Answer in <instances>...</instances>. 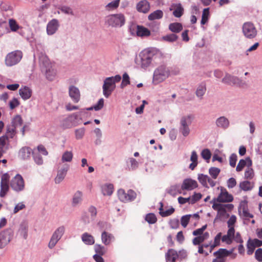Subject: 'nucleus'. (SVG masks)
<instances>
[{
	"mask_svg": "<svg viewBox=\"0 0 262 262\" xmlns=\"http://www.w3.org/2000/svg\"><path fill=\"white\" fill-rule=\"evenodd\" d=\"M9 24L10 28L12 31H16L19 28L16 21L13 19H9Z\"/></svg>",
	"mask_w": 262,
	"mask_h": 262,
	"instance_id": "338daca9",
	"label": "nucleus"
},
{
	"mask_svg": "<svg viewBox=\"0 0 262 262\" xmlns=\"http://www.w3.org/2000/svg\"><path fill=\"white\" fill-rule=\"evenodd\" d=\"M181 187L179 185L171 186L168 190V193L172 196H175L181 193Z\"/></svg>",
	"mask_w": 262,
	"mask_h": 262,
	"instance_id": "a19ab883",
	"label": "nucleus"
},
{
	"mask_svg": "<svg viewBox=\"0 0 262 262\" xmlns=\"http://www.w3.org/2000/svg\"><path fill=\"white\" fill-rule=\"evenodd\" d=\"M198 186L197 182L191 179H185L181 186L182 190H191Z\"/></svg>",
	"mask_w": 262,
	"mask_h": 262,
	"instance_id": "dca6fc26",
	"label": "nucleus"
},
{
	"mask_svg": "<svg viewBox=\"0 0 262 262\" xmlns=\"http://www.w3.org/2000/svg\"><path fill=\"white\" fill-rule=\"evenodd\" d=\"M65 230L66 228L64 226H59L55 230L52 235L60 239L65 232Z\"/></svg>",
	"mask_w": 262,
	"mask_h": 262,
	"instance_id": "58836bf2",
	"label": "nucleus"
},
{
	"mask_svg": "<svg viewBox=\"0 0 262 262\" xmlns=\"http://www.w3.org/2000/svg\"><path fill=\"white\" fill-rule=\"evenodd\" d=\"M47 78L49 80H53L56 75V72L53 68L52 66H50L44 69Z\"/></svg>",
	"mask_w": 262,
	"mask_h": 262,
	"instance_id": "72a5a7b5",
	"label": "nucleus"
},
{
	"mask_svg": "<svg viewBox=\"0 0 262 262\" xmlns=\"http://www.w3.org/2000/svg\"><path fill=\"white\" fill-rule=\"evenodd\" d=\"M22 53L15 51L9 53L5 58V63L8 67H11L18 63L22 58Z\"/></svg>",
	"mask_w": 262,
	"mask_h": 262,
	"instance_id": "0eeeda50",
	"label": "nucleus"
},
{
	"mask_svg": "<svg viewBox=\"0 0 262 262\" xmlns=\"http://www.w3.org/2000/svg\"><path fill=\"white\" fill-rule=\"evenodd\" d=\"M177 75L179 73L178 69L174 71L169 70L165 64H163L158 66L155 70L153 74L152 82L154 84H158L166 80L170 75V73Z\"/></svg>",
	"mask_w": 262,
	"mask_h": 262,
	"instance_id": "f03ea898",
	"label": "nucleus"
},
{
	"mask_svg": "<svg viewBox=\"0 0 262 262\" xmlns=\"http://www.w3.org/2000/svg\"><path fill=\"white\" fill-rule=\"evenodd\" d=\"M94 249L97 255H103L106 252V249L104 246L100 245H95Z\"/></svg>",
	"mask_w": 262,
	"mask_h": 262,
	"instance_id": "8fccbe9b",
	"label": "nucleus"
},
{
	"mask_svg": "<svg viewBox=\"0 0 262 262\" xmlns=\"http://www.w3.org/2000/svg\"><path fill=\"white\" fill-rule=\"evenodd\" d=\"M178 38V37L177 35L172 33L163 36L162 39L164 41L172 42L177 40Z\"/></svg>",
	"mask_w": 262,
	"mask_h": 262,
	"instance_id": "603ef678",
	"label": "nucleus"
},
{
	"mask_svg": "<svg viewBox=\"0 0 262 262\" xmlns=\"http://www.w3.org/2000/svg\"><path fill=\"white\" fill-rule=\"evenodd\" d=\"M201 157L206 161L207 162H209V160L211 156L210 151L208 149H203L201 153Z\"/></svg>",
	"mask_w": 262,
	"mask_h": 262,
	"instance_id": "13d9d810",
	"label": "nucleus"
},
{
	"mask_svg": "<svg viewBox=\"0 0 262 262\" xmlns=\"http://www.w3.org/2000/svg\"><path fill=\"white\" fill-rule=\"evenodd\" d=\"M13 232L11 229H7L0 232V249L5 248L12 240Z\"/></svg>",
	"mask_w": 262,
	"mask_h": 262,
	"instance_id": "1a4fd4ad",
	"label": "nucleus"
},
{
	"mask_svg": "<svg viewBox=\"0 0 262 262\" xmlns=\"http://www.w3.org/2000/svg\"><path fill=\"white\" fill-rule=\"evenodd\" d=\"M209 15V8H207L203 10L201 23L202 25H205L208 21Z\"/></svg>",
	"mask_w": 262,
	"mask_h": 262,
	"instance_id": "09e8293b",
	"label": "nucleus"
},
{
	"mask_svg": "<svg viewBox=\"0 0 262 262\" xmlns=\"http://www.w3.org/2000/svg\"><path fill=\"white\" fill-rule=\"evenodd\" d=\"M194 117L192 115L183 116L180 120L179 130L184 137H187L190 133L189 126L192 122Z\"/></svg>",
	"mask_w": 262,
	"mask_h": 262,
	"instance_id": "39448f33",
	"label": "nucleus"
},
{
	"mask_svg": "<svg viewBox=\"0 0 262 262\" xmlns=\"http://www.w3.org/2000/svg\"><path fill=\"white\" fill-rule=\"evenodd\" d=\"M223 83L236 85L239 87H244L247 85L246 82L237 76L226 73L225 76L222 79Z\"/></svg>",
	"mask_w": 262,
	"mask_h": 262,
	"instance_id": "6e6552de",
	"label": "nucleus"
},
{
	"mask_svg": "<svg viewBox=\"0 0 262 262\" xmlns=\"http://www.w3.org/2000/svg\"><path fill=\"white\" fill-rule=\"evenodd\" d=\"M114 187L113 184L106 183L101 186V190L103 195H111L113 192Z\"/></svg>",
	"mask_w": 262,
	"mask_h": 262,
	"instance_id": "2f4dec72",
	"label": "nucleus"
},
{
	"mask_svg": "<svg viewBox=\"0 0 262 262\" xmlns=\"http://www.w3.org/2000/svg\"><path fill=\"white\" fill-rule=\"evenodd\" d=\"M60 26L59 20L53 18L50 20L47 25V34L48 35H54L58 30Z\"/></svg>",
	"mask_w": 262,
	"mask_h": 262,
	"instance_id": "4468645a",
	"label": "nucleus"
},
{
	"mask_svg": "<svg viewBox=\"0 0 262 262\" xmlns=\"http://www.w3.org/2000/svg\"><path fill=\"white\" fill-rule=\"evenodd\" d=\"M163 16V13L162 11L160 10H157L155 11L148 15V19L150 20H154L155 19H159L161 18Z\"/></svg>",
	"mask_w": 262,
	"mask_h": 262,
	"instance_id": "e433bc0d",
	"label": "nucleus"
},
{
	"mask_svg": "<svg viewBox=\"0 0 262 262\" xmlns=\"http://www.w3.org/2000/svg\"><path fill=\"white\" fill-rule=\"evenodd\" d=\"M145 220L150 224H154L157 222V217L156 215L154 213H151L147 214L145 216Z\"/></svg>",
	"mask_w": 262,
	"mask_h": 262,
	"instance_id": "bf43d9fd",
	"label": "nucleus"
},
{
	"mask_svg": "<svg viewBox=\"0 0 262 262\" xmlns=\"http://www.w3.org/2000/svg\"><path fill=\"white\" fill-rule=\"evenodd\" d=\"M69 94L74 102L77 103L79 101L80 94L79 89L77 87L71 85L69 88Z\"/></svg>",
	"mask_w": 262,
	"mask_h": 262,
	"instance_id": "f3484780",
	"label": "nucleus"
},
{
	"mask_svg": "<svg viewBox=\"0 0 262 262\" xmlns=\"http://www.w3.org/2000/svg\"><path fill=\"white\" fill-rule=\"evenodd\" d=\"M10 186L13 190L19 192L24 189L25 184L23 177L20 174H16L11 180Z\"/></svg>",
	"mask_w": 262,
	"mask_h": 262,
	"instance_id": "f8f14e48",
	"label": "nucleus"
},
{
	"mask_svg": "<svg viewBox=\"0 0 262 262\" xmlns=\"http://www.w3.org/2000/svg\"><path fill=\"white\" fill-rule=\"evenodd\" d=\"M243 32L244 36L249 39L254 38L257 35V30L253 24L246 22L243 26Z\"/></svg>",
	"mask_w": 262,
	"mask_h": 262,
	"instance_id": "9d476101",
	"label": "nucleus"
},
{
	"mask_svg": "<svg viewBox=\"0 0 262 262\" xmlns=\"http://www.w3.org/2000/svg\"><path fill=\"white\" fill-rule=\"evenodd\" d=\"M233 200V196L229 194L226 189L223 188H221V192L218 197L214 199L215 201L218 202H231Z\"/></svg>",
	"mask_w": 262,
	"mask_h": 262,
	"instance_id": "2eb2a0df",
	"label": "nucleus"
},
{
	"mask_svg": "<svg viewBox=\"0 0 262 262\" xmlns=\"http://www.w3.org/2000/svg\"><path fill=\"white\" fill-rule=\"evenodd\" d=\"M119 0H115L109 3L105 6L106 9L107 10H112L117 8L119 5Z\"/></svg>",
	"mask_w": 262,
	"mask_h": 262,
	"instance_id": "4d7b16f0",
	"label": "nucleus"
},
{
	"mask_svg": "<svg viewBox=\"0 0 262 262\" xmlns=\"http://www.w3.org/2000/svg\"><path fill=\"white\" fill-rule=\"evenodd\" d=\"M83 193L81 191H76L73 195L72 206L74 207L78 206L82 201Z\"/></svg>",
	"mask_w": 262,
	"mask_h": 262,
	"instance_id": "4be33fe9",
	"label": "nucleus"
},
{
	"mask_svg": "<svg viewBox=\"0 0 262 262\" xmlns=\"http://www.w3.org/2000/svg\"><path fill=\"white\" fill-rule=\"evenodd\" d=\"M191 217V214H187L181 217V223L183 227L185 228L187 226Z\"/></svg>",
	"mask_w": 262,
	"mask_h": 262,
	"instance_id": "0e129e2a",
	"label": "nucleus"
},
{
	"mask_svg": "<svg viewBox=\"0 0 262 262\" xmlns=\"http://www.w3.org/2000/svg\"><path fill=\"white\" fill-rule=\"evenodd\" d=\"M75 137L77 139H81L83 138L85 133V128L84 127L77 129L75 131Z\"/></svg>",
	"mask_w": 262,
	"mask_h": 262,
	"instance_id": "e2e57ef3",
	"label": "nucleus"
},
{
	"mask_svg": "<svg viewBox=\"0 0 262 262\" xmlns=\"http://www.w3.org/2000/svg\"><path fill=\"white\" fill-rule=\"evenodd\" d=\"M239 186L242 190L247 191L253 188L254 184L248 181H244L239 183Z\"/></svg>",
	"mask_w": 262,
	"mask_h": 262,
	"instance_id": "c9c22d12",
	"label": "nucleus"
},
{
	"mask_svg": "<svg viewBox=\"0 0 262 262\" xmlns=\"http://www.w3.org/2000/svg\"><path fill=\"white\" fill-rule=\"evenodd\" d=\"M160 204H161V206H160V208H159V210H160L159 213L162 216H163V217L168 216L170 215L174 212V209L172 207L166 210V211H162L163 204L162 203H160Z\"/></svg>",
	"mask_w": 262,
	"mask_h": 262,
	"instance_id": "37998d69",
	"label": "nucleus"
},
{
	"mask_svg": "<svg viewBox=\"0 0 262 262\" xmlns=\"http://www.w3.org/2000/svg\"><path fill=\"white\" fill-rule=\"evenodd\" d=\"M198 179L200 183L205 187L208 188L209 186L207 184L208 176L200 173L198 174Z\"/></svg>",
	"mask_w": 262,
	"mask_h": 262,
	"instance_id": "a18cd8bd",
	"label": "nucleus"
},
{
	"mask_svg": "<svg viewBox=\"0 0 262 262\" xmlns=\"http://www.w3.org/2000/svg\"><path fill=\"white\" fill-rule=\"evenodd\" d=\"M183 11L184 10L181 5L178 4L173 11V15L176 17H180L182 15Z\"/></svg>",
	"mask_w": 262,
	"mask_h": 262,
	"instance_id": "5fc2aeb1",
	"label": "nucleus"
},
{
	"mask_svg": "<svg viewBox=\"0 0 262 262\" xmlns=\"http://www.w3.org/2000/svg\"><path fill=\"white\" fill-rule=\"evenodd\" d=\"M69 168L70 166L68 164H63L60 168L59 167L54 180L56 184H59L64 180Z\"/></svg>",
	"mask_w": 262,
	"mask_h": 262,
	"instance_id": "ddd939ff",
	"label": "nucleus"
},
{
	"mask_svg": "<svg viewBox=\"0 0 262 262\" xmlns=\"http://www.w3.org/2000/svg\"><path fill=\"white\" fill-rule=\"evenodd\" d=\"M73 154L71 151H66L61 157V162L62 163L70 162L72 161Z\"/></svg>",
	"mask_w": 262,
	"mask_h": 262,
	"instance_id": "ea45409f",
	"label": "nucleus"
},
{
	"mask_svg": "<svg viewBox=\"0 0 262 262\" xmlns=\"http://www.w3.org/2000/svg\"><path fill=\"white\" fill-rule=\"evenodd\" d=\"M163 53L155 48L144 50L140 53L135 59V63L138 68L144 70L149 67H155L163 60Z\"/></svg>",
	"mask_w": 262,
	"mask_h": 262,
	"instance_id": "f257e3e1",
	"label": "nucleus"
},
{
	"mask_svg": "<svg viewBox=\"0 0 262 262\" xmlns=\"http://www.w3.org/2000/svg\"><path fill=\"white\" fill-rule=\"evenodd\" d=\"M38 58L39 64L42 68L45 69L52 65L49 58L45 53H39Z\"/></svg>",
	"mask_w": 262,
	"mask_h": 262,
	"instance_id": "5701e85b",
	"label": "nucleus"
},
{
	"mask_svg": "<svg viewBox=\"0 0 262 262\" xmlns=\"http://www.w3.org/2000/svg\"><path fill=\"white\" fill-rule=\"evenodd\" d=\"M9 188V187L8 183H1L0 196H5L7 192L8 191Z\"/></svg>",
	"mask_w": 262,
	"mask_h": 262,
	"instance_id": "864d4df0",
	"label": "nucleus"
},
{
	"mask_svg": "<svg viewBox=\"0 0 262 262\" xmlns=\"http://www.w3.org/2000/svg\"><path fill=\"white\" fill-rule=\"evenodd\" d=\"M150 8L149 3L146 0H142L137 5V9L139 12L147 13Z\"/></svg>",
	"mask_w": 262,
	"mask_h": 262,
	"instance_id": "b1692460",
	"label": "nucleus"
},
{
	"mask_svg": "<svg viewBox=\"0 0 262 262\" xmlns=\"http://www.w3.org/2000/svg\"><path fill=\"white\" fill-rule=\"evenodd\" d=\"M129 83V77L126 73H124L122 76V81L121 84V88H123Z\"/></svg>",
	"mask_w": 262,
	"mask_h": 262,
	"instance_id": "680f3d73",
	"label": "nucleus"
},
{
	"mask_svg": "<svg viewBox=\"0 0 262 262\" xmlns=\"http://www.w3.org/2000/svg\"><path fill=\"white\" fill-rule=\"evenodd\" d=\"M121 77L119 75L106 78L102 85L103 95L108 98L116 88V83L119 82Z\"/></svg>",
	"mask_w": 262,
	"mask_h": 262,
	"instance_id": "7ed1b4c3",
	"label": "nucleus"
},
{
	"mask_svg": "<svg viewBox=\"0 0 262 262\" xmlns=\"http://www.w3.org/2000/svg\"><path fill=\"white\" fill-rule=\"evenodd\" d=\"M206 92V85L205 82L201 83L197 87L195 94L197 97L202 99Z\"/></svg>",
	"mask_w": 262,
	"mask_h": 262,
	"instance_id": "c85d7f7f",
	"label": "nucleus"
},
{
	"mask_svg": "<svg viewBox=\"0 0 262 262\" xmlns=\"http://www.w3.org/2000/svg\"><path fill=\"white\" fill-rule=\"evenodd\" d=\"M198 156L196 154V152L194 150L192 151L191 152L190 159V160L192 162V163L189 166V168L191 170H193L198 165Z\"/></svg>",
	"mask_w": 262,
	"mask_h": 262,
	"instance_id": "473e14b6",
	"label": "nucleus"
},
{
	"mask_svg": "<svg viewBox=\"0 0 262 262\" xmlns=\"http://www.w3.org/2000/svg\"><path fill=\"white\" fill-rule=\"evenodd\" d=\"M12 125L16 128L23 124V120L19 115H16L12 120Z\"/></svg>",
	"mask_w": 262,
	"mask_h": 262,
	"instance_id": "49530a36",
	"label": "nucleus"
},
{
	"mask_svg": "<svg viewBox=\"0 0 262 262\" xmlns=\"http://www.w3.org/2000/svg\"><path fill=\"white\" fill-rule=\"evenodd\" d=\"M232 250L228 251L226 249H220L218 251L214 253V255L224 258L232 253Z\"/></svg>",
	"mask_w": 262,
	"mask_h": 262,
	"instance_id": "4c0bfd02",
	"label": "nucleus"
},
{
	"mask_svg": "<svg viewBox=\"0 0 262 262\" xmlns=\"http://www.w3.org/2000/svg\"><path fill=\"white\" fill-rule=\"evenodd\" d=\"M220 171L221 170L220 168L215 167H211L209 169V174L214 179H216L217 178Z\"/></svg>",
	"mask_w": 262,
	"mask_h": 262,
	"instance_id": "de8ad7c7",
	"label": "nucleus"
},
{
	"mask_svg": "<svg viewBox=\"0 0 262 262\" xmlns=\"http://www.w3.org/2000/svg\"><path fill=\"white\" fill-rule=\"evenodd\" d=\"M178 258V252L173 249H169L165 254V259L166 262H176Z\"/></svg>",
	"mask_w": 262,
	"mask_h": 262,
	"instance_id": "412c9836",
	"label": "nucleus"
},
{
	"mask_svg": "<svg viewBox=\"0 0 262 262\" xmlns=\"http://www.w3.org/2000/svg\"><path fill=\"white\" fill-rule=\"evenodd\" d=\"M182 26L180 23H171L169 25V29L172 32L179 33L182 30Z\"/></svg>",
	"mask_w": 262,
	"mask_h": 262,
	"instance_id": "79ce46f5",
	"label": "nucleus"
},
{
	"mask_svg": "<svg viewBox=\"0 0 262 262\" xmlns=\"http://www.w3.org/2000/svg\"><path fill=\"white\" fill-rule=\"evenodd\" d=\"M81 239L87 245H92L95 243L94 237L87 232H85L81 235Z\"/></svg>",
	"mask_w": 262,
	"mask_h": 262,
	"instance_id": "cd10ccee",
	"label": "nucleus"
},
{
	"mask_svg": "<svg viewBox=\"0 0 262 262\" xmlns=\"http://www.w3.org/2000/svg\"><path fill=\"white\" fill-rule=\"evenodd\" d=\"M28 224L27 221H23L20 224L18 232L24 239H27L28 237Z\"/></svg>",
	"mask_w": 262,
	"mask_h": 262,
	"instance_id": "a878e982",
	"label": "nucleus"
},
{
	"mask_svg": "<svg viewBox=\"0 0 262 262\" xmlns=\"http://www.w3.org/2000/svg\"><path fill=\"white\" fill-rule=\"evenodd\" d=\"M25 208V204L23 202H19L15 206L14 208L13 209V214H16L19 211L23 210Z\"/></svg>",
	"mask_w": 262,
	"mask_h": 262,
	"instance_id": "69168bd1",
	"label": "nucleus"
},
{
	"mask_svg": "<svg viewBox=\"0 0 262 262\" xmlns=\"http://www.w3.org/2000/svg\"><path fill=\"white\" fill-rule=\"evenodd\" d=\"M215 125L217 127L225 130L229 127L230 122L226 117L221 116L216 119Z\"/></svg>",
	"mask_w": 262,
	"mask_h": 262,
	"instance_id": "a211bd4d",
	"label": "nucleus"
},
{
	"mask_svg": "<svg viewBox=\"0 0 262 262\" xmlns=\"http://www.w3.org/2000/svg\"><path fill=\"white\" fill-rule=\"evenodd\" d=\"M246 165H247L248 167L252 165V161L249 157L246 158L245 160H240L236 167V170L237 172L241 171Z\"/></svg>",
	"mask_w": 262,
	"mask_h": 262,
	"instance_id": "393cba45",
	"label": "nucleus"
},
{
	"mask_svg": "<svg viewBox=\"0 0 262 262\" xmlns=\"http://www.w3.org/2000/svg\"><path fill=\"white\" fill-rule=\"evenodd\" d=\"M32 93V90L27 86H23L19 90V94L24 100L29 99L31 97Z\"/></svg>",
	"mask_w": 262,
	"mask_h": 262,
	"instance_id": "aec40b11",
	"label": "nucleus"
},
{
	"mask_svg": "<svg viewBox=\"0 0 262 262\" xmlns=\"http://www.w3.org/2000/svg\"><path fill=\"white\" fill-rule=\"evenodd\" d=\"M254 171L250 166H249L247 168L245 172V178L246 179H252L254 177Z\"/></svg>",
	"mask_w": 262,
	"mask_h": 262,
	"instance_id": "052dcab7",
	"label": "nucleus"
},
{
	"mask_svg": "<svg viewBox=\"0 0 262 262\" xmlns=\"http://www.w3.org/2000/svg\"><path fill=\"white\" fill-rule=\"evenodd\" d=\"M239 212L241 216L244 220V224H247L246 222L248 221L250 218L253 217V215L250 213L248 211V209L245 207H243L242 210L239 211Z\"/></svg>",
	"mask_w": 262,
	"mask_h": 262,
	"instance_id": "c756f323",
	"label": "nucleus"
},
{
	"mask_svg": "<svg viewBox=\"0 0 262 262\" xmlns=\"http://www.w3.org/2000/svg\"><path fill=\"white\" fill-rule=\"evenodd\" d=\"M32 155L34 160L37 165H40L43 164V160L39 153L33 151Z\"/></svg>",
	"mask_w": 262,
	"mask_h": 262,
	"instance_id": "6e6d98bb",
	"label": "nucleus"
},
{
	"mask_svg": "<svg viewBox=\"0 0 262 262\" xmlns=\"http://www.w3.org/2000/svg\"><path fill=\"white\" fill-rule=\"evenodd\" d=\"M31 148L29 147H23L19 151L18 156L22 159H27L32 153Z\"/></svg>",
	"mask_w": 262,
	"mask_h": 262,
	"instance_id": "bb28decb",
	"label": "nucleus"
},
{
	"mask_svg": "<svg viewBox=\"0 0 262 262\" xmlns=\"http://www.w3.org/2000/svg\"><path fill=\"white\" fill-rule=\"evenodd\" d=\"M234 234V228H230L228 229L227 234L222 236V242L228 245L231 244L233 240Z\"/></svg>",
	"mask_w": 262,
	"mask_h": 262,
	"instance_id": "6ab92c4d",
	"label": "nucleus"
},
{
	"mask_svg": "<svg viewBox=\"0 0 262 262\" xmlns=\"http://www.w3.org/2000/svg\"><path fill=\"white\" fill-rule=\"evenodd\" d=\"M78 114H72L63 119L60 125L64 129L70 128L79 124Z\"/></svg>",
	"mask_w": 262,
	"mask_h": 262,
	"instance_id": "423d86ee",
	"label": "nucleus"
},
{
	"mask_svg": "<svg viewBox=\"0 0 262 262\" xmlns=\"http://www.w3.org/2000/svg\"><path fill=\"white\" fill-rule=\"evenodd\" d=\"M118 195L119 199L123 202H127L134 201L136 198V193L130 189L127 192L124 190L120 189L118 191Z\"/></svg>",
	"mask_w": 262,
	"mask_h": 262,
	"instance_id": "9b49d317",
	"label": "nucleus"
},
{
	"mask_svg": "<svg viewBox=\"0 0 262 262\" xmlns=\"http://www.w3.org/2000/svg\"><path fill=\"white\" fill-rule=\"evenodd\" d=\"M128 162L130 164V169L135 170L138 168L139 163L135 159L130 158L128 159Z\"/></svg>",
	"mask_w": 262,
	"mask_h": 262,
	"instance_id": "774afa93",
	"label": "nucleus"
},
{
	"mask_svg": "<svg viewBox=\"0 0 262 262\" xmlns=\"http://www.w3.org/2000/svg\"><path fill=\"white\" fill-rule=\"evenodd\" d=\"M105 24L108 27H121L125 23V18L122 14L110 15L105 17Z\"/></svg>",
	"mask_w": 262,
	"mask_h": 262,
	"instance_id": "20e7f679",
	"label": "nucleus"
},
{
	"mask_svg": "<svg viewBox=\"0 0 262 262\" xmlns=\"http://www.w3.org/2000/svg\"><path fill=\"white\" fill-rule=\"evenodd\" d=\"M150 34V31L143 27V26H137V35L141 37H145V36H148Z\"/></svg>",
	"mask_w": 262,
	"mask_h": 262,
	"instance_id": "f704fd0d",
	"label": "nucleus"
},
{
	"mask_svg": "<svg viewBox=\"0 0 262 262\" xmlns=\"http://www.w3.org/2000/svg\"><path fill=\"white\" fill-rule=\"evenodd\" d=\"M58 9H59L61 12L68 14V15H74V12L72 10V9L67 6H61L58 8Z\"/></svg>",
	"mask_w": 262,
	"mask_h": 262,
	"instance_id": "3c124183",
	"label": "nucleus"
},
{
	"mask_svg": "<svg viewBox=\"0 0 262 262\" xmlns=\"http://www.w3.org/2000/svg\"><path fill=\"white\" fill-rule=\"evenodd\" d=\"M222 239V233L220 232L215 236L213 243H210V250H212L215 247L220 245V241Z\"/></svg>",
	"mask_w": 262,
	"mask_h": 262,
	"instance_id": "c03bdc74",
	"label": "nucleus"
},
{
	"mask_svg": "<svg viewBox=\"0 0 262 262\" xmlns=\"http://www.w3.org/2000/svg\"><path fill=\"white\" fill-rule=\"evenodd\" d=\"M114 236L105 231L102 233L101 234V240L102 242L105 245H108L111 244V242L114 240Z\"/></svg>",
	"mask_w": 262,
	"mask_h": 262,
	"instance_id": "7c9ffc66",
	"label": "nucleus"
}]
</instances>
